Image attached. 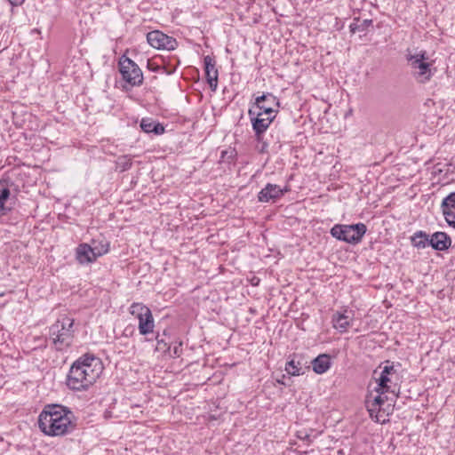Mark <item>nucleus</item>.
Returning <instances> with one entry per match:
<instances>
[{
  "label": "nucleus",
  "instance_id": "nucleus-1",
  "mask_svg": "<svg viewBox=\"0 0 455 455\" xmlns=\"http://www.w3.org/2000/svg\"><path fill=\"white\" fill-rule=\"evenodd\" d=\"M38 427L46 435L64 436L76 430V422L74 413L68 408L49 404L39 414Z\"/></svg>",
  "mask_w": 455,
  "mask_h": 455
},
{
  "label": "nucleus",
  "instance_id": "nucleus-2",
  "mask_svg": "<svg viewBox=\"0 0 455 455\" xmlns=\"http://www.w3.org/2000/svg\"><path fill=\"white\" fill-rule=\"evenodd\" d=\"M75 339L74 319L63 316L49 327L47 341L56 351H66Z\"/></svg>",
  "mask_w": 455,
  "mask_h": 455
},
{
  "label": "nucleus",
  "instance_id": "nucleus-3",
  "mask_svg": "<svg viewBox=\"0 0 455 455\" xmlns=\"http://www.w3.org/2000/svg\"><path fill=\"white\" fill-rule=\"evenodd\" d=\"M366 232L367 227L362 222L350 225L335 224L330 230L332 237L353 245L360 243Z\"/></svg>",
  "mask_w": 455,
  "mask_h": 455
},
{
  "label": "nucleus",
  "instance_id": "nucleus-4",
  "mask_svg": "<svg viewBox=\"0 0 455 455\" xmlns=\"http://www.w3.org/2000/svg\"><path fill=\"white\" fill-rule=\"evenodd\" d=\"M94 372L85 371L79 363L74 362L67 376L66 384L74 391L87 390L95 381Z\"/></svg>",
  "mask_w": 455,
  "mask_h": 455
},
{
  "label": "nucleus",
  "instance_id": "nucleus-5",
  "mask_svg": "<svg viewBox=\"0 0 455 455\" xmlns=\"http://www.w3.org/2000/svg\"><path fill=\"white\" fill-rule=\"evenodd\" d=\"M427 57L426 52L419 54H408L407 60L411 68L413 77L421 84L428 82L433 73L431 71V64L427 62Z\"/></svg>",
  "mask_w": 455,
  "mask_h": 455
},
{
  "label": "nucleus",
  "instance_id": "nucleus-6",
  "mask_svg": "<svg viewBox=\"0 0 455 455\" xmlns=\"http://www.w3.org/2000/svg\"><path fill=\"white\" fill-rule=\"evenodd\" d=\"M118 67L123 80L131 86H140L142 84L143 73L132 60L123 55L119 60Z\"/></svg>",
  "mask_w": 455,
  "mask_h": 455
},
{
  "label": "nucleus",
  "instance_id": "nucleus-7",
  "mask_svg": "<svg viewBox=\"0 0 455 455\" xmlns=\"http://www.w3.org/2000/svg\"><path fill=\"white\" fill-rule=\"evenodd\" d=\"M109 250V243H100V248L92 247L88 243H81L76 250V259L80 264L94 262L99 257L107 253Z\"/></svg>",
  "mask_w": 455,
  "mask_h": 455
},
{
  "label": "nucleus",
  "instance_id": "nucleus-8",
  "mask_svg": "<svg viewBox=\"0 0 455 455\" xmlns=\"http://www.w3.org/2000/svg\"><path fill=\"white\" fill-rule=\"evenodd\" d=\"M280 102L277 97L271 92L263 93L260 96L256 97L254 105L251 108L257 110V113H260L265 116H275L278 113Z\"/></svg>",
  "mask_w": 455,
  "mask_h": 455
},
{
  "label": "nucleus",
  "instance_id": "nucleus-9",
  "mask_svg": "<svg viewBox=\"0 0 455 455\" xmlns=\"http://www.w3.org/2000/svg\"><path fill=\"white\" fill-rule=\"evenodd\" d=\"M248 115L251 122L252 129L255 132L256 140L257 141L261 142L263 134L274 121L275 116H266V117H264V115L257 113V110L254 108H250Z\"/></svg>",
  "mask_w": 455,
  "mask_h": 455
},
{
  "label": "nucleus",
  "instance_id": "nucleus-10",
  "mask_svg": "<svg viewBox=\"0 0 455 455\" xmlns=\"http://www.w3.org/2000/svg\"><path fill=\"white\" fill-rule=\"evenodd\" d=\"M148 43L158 50H174L178 42L172 36H169L159 30H154L147 34Z\"/></svg>",
  "mask_w": 455,
  "mask_h": 455
},
{
  "label": "nucleus",
  "instance_id": "nucleus-11",
  "mask_svg": "<svg viewBox=\"0 0 455 455\" xmlns=\"http://www.w3.org/2000/svg\"><path fill=\"white\" fill-rule=\"evenodd\" d=\"M397 378V371L393 364H387L384 366L380 376L378 379L379 390L382 393H392L395 395V386L392 387L393 379Z\"/></svg>",
  "mask_w": 455,
  "mask_h": 455
},
{
  "label": "nucleus",
  "instance_id": "nucleus-12",
  "mask_svg": "<svg viewBox=\"0 0 455 455\" xmlns=\"http://www.w3.org/2000/svg\"><path fill=\"white\" fill-rule=\"evenodd\" d=\"M76 363H79L83 369H84L85 371H90V374L94 372V378L99 379V377L101 375L104 366L100 360V358L95 356L92 354H85L77 358L75 361Z\"/></svg>",
  "mask_w": 455,
  "mask_h": 455
},
{
  "label": "nucleus",
  "instance_id": "nucleus-13",
  "mask_svg": "<svg viewBox=\"0 0 455 455\" xmlns=\"http://www.w3.org/2000/svg\"><path fill=\"white\" fill-rule=\"evenodd\" d=\"M289 191L287 188H281L276 184L267 183L258 194V200L261 203H268L281 198L285 192Z\"/></svg>",
  "mask_w": 455,
  "mask_h": 455
},
{
  "label": "nucleus",
  "instance_id": "nucleus-14",
  "mask_svg": "<svg viewBox=\"0 0 455 455\" xmlns=\"http://www.w3.org/2000/svg\"><path fill=\"white\" fill-rule=\"evenodd\" d=\"M353 322V314L344 309L343 312L337 311L332 315L331 323L335 330L339 333H345L351 326Z\"/></svg>",
  "mask_w": 455,
  "mask_h": 455
},
{
  "label": "nucleus",
  "instance_id": "nucleus-15",
  "mask_svg": "<svg viewBox=\"0 0 455 455\" xmlns=\"http://www.w3.org/2000/svg\"><path fill=\"white\" fill-rule=\"evenodd\" d=\"M307 361L304 360V356L300 354H294L292 358L285 364V371L292 376L303 375L306 370L309 369L307 365Z\"/></svg>",
  "mask_w": 455,
  "mask_h": 455
},
{
  "label": "nucleus",
  "instance_id": "nucleus-16",
  "mask_svg": "<svg viewBox=\"0 0 455 455\" xmlns=\"http://www.w3.org/2000/svg\"><path fill=\"white\" fill-rule=\"evenodd\" d=\"M441 209L448 225L455 228V192L443 199Z\"/></svg>",
  "mask_w": 455,
  "mask_h": 455
},
{
  "label": "nucleus",
  "instance_id": "nucleus-17",
  "mask_svg": "<svg viewBox=\"0 0 455 455\" xmlns=\"http://www.w3.org/2000/svg\"><path fill=\"white\" fill-rule=\"evenodd\" d=\"M204 71L207 82L212 91H215L218 85V70L215 68V60L209 55L204 58Z\"/></svg>",
  "mask_w": 455,
  "mask_h": 455
},
{
  "label": "nucleus",
  "instance_id": "nucleus-18",
  "mask_svg": "<svg viewBox=\"0 0 455 455\" xmlns=\"http://www.w3.org/2000/svg\"><path fill=\"white\" fill-rule=\"evenodd\" d=\"M430 246L435 251H446L451 245V238L445 232H435L430 235Z\"/></svg>",
  "mask_w": 455,
  "mask_h": 455
},
{
  "label": "nucleus",
  "instance_id": "nucleus-19",
  "mask_svg": "<svg viewBox=\"0 0 455 455\" xmlns=\"http://www.w3.org/2000/svg\"><path fill=\"white\" fill-rule=\"evenodd\" d=\"M135 318L139 321L138 329L140 335L147 336L153 333L155 321L152 313L144 314Z\"/></svg>",
  "mask_w": 455,
  "mask_h": 455
},
{
  "label": "nucleus",
  "instance_id": "nucleus-20",
  "mask_svg": "<svg viewBox=\"0 0 455 455\" xmlns=\"http://www.w3.org/2000/svg\"><path fill=\"white\" fill-rule=\"evenodd\" d=\"M313 371L317 374L326 372L331 367V356L321 354L311 361Z\"/></svg>",
  "mask_w": 455,
  "mask_h": 455
},
{
  "label": "nucleus",
  "instance_id": "nucleus-21",
  "mask_svg": "<svg viewBox=\"0 0 455 455\" xmlns=\"http://www.w3.org/2000/svg\"><path fill=\"white\" fill-rule=\"evenodd\" d=\"M140 128L144 132H153L156 135H160L164 132V127L162 124L156 123L150 118H143L140 122Z\"/></svg>",
  "mask_w": 455,
  "mask_h": 455
},
{
  "label": "nucleus",
  "instance_id": "nucleus-22",
  "mask_svg": "<svg viewBox=\"0 0 455 455\" xmlns=\"http://www.w3.org/2000/svg\"><path fill=\"white\" fill-rule=\"evenodd\" d=\"M430 235L425 231L419 230L411 236V244L418 249H424L430 246Z\"/></svg>",
  "mask_w": 455,
  "mask_h": 455
},
{
  "label": "nucleus",
  "instance_id": "nucleus-23",
  "mask_svg": "<svg viewBox=\"0 0 455 455\" xmlns=\"http://www.w3.org/2000/svg\"><path fill=\"white\" fill-rule=\"evenodd\" d=\"M167 336V330H164L163 334L160 335L159 332H157L156 336V351L161 352L164 355H167V353H170V338L165 339L164 337Z\"/></svg>",
  "mask_w": 455,
  "mask_h": 455
},
{
  "label": "nucleus",
  "instance_id": "nucleus-24",
  "mask_svg": "<svg viewBox=\"0 0 455 455\" xmlns=\"http://www.w3.org/2000/svg\"><path fill=\"white\" fill-rule=\"evenodd\" d=\"M10 189L4 184V181H0V214H6L11 208L5 206V203L10 197Z\"/></svg>",
  "mask_w": 455,
  "mask_h": 455
},
{
  "label": "nucleus",
  "instance_id": "nucleus-25",
  "mask_svg": "<svg viewBox=\"0 0 455 455\" xmlns=\"http://www.w3.org/2000/svg\"><path fill=\"white\" fill-rule=\"evenodd\" d=\"M360 19L355 18L353 22L349 26L350 32L355 34L357 31H366L367 28L372 25V20L366 19L363 20L361 23H359Z\"/></svg>",
  "mask_w": 455,
  "mask_h": 455
},
{
  "label": "nucleus",
  "instance_id": "nucleus-26",
  "mask_svg": "<svg viewBox=\"0 0 455 455\" xmlns=\"http://www.w3.org/2000/svg\"><path fill=\"white\" fill-rule=\"evenodd\" d=\"M129 312L134 317H139L141 315L152 313L148 307L140 302H133L129 308Z\"/></svg>",
  "mask_w": 455,
  "mask_h": 455
},
{
  "label": "nucleus",
  "instance_id": "nucleus-27",
  "mask_svg": "<svg viewBox=\"0 0 455 455\" xmlns=\"http://www.w3.org/2000/svg\"><path fill=\"white\" fill-rule=\"evenodd\" d=\"M366 407L369 411L370 417L371 419L376 418V421H379L377 413L380 411L381 408H379V405H373V401L371 400L366 401Z\"/></svg>",
  "mask_w": 455,
  "mask_h": 455
},
{
  "label": "nucleus",
  "instance_id": "nucleus-28",
  "mask_svg": "<svg viewBox=\"0 0 455 455\" xmlns=\"http://www.w3.org/2000/svg\"><path fill=\"white\" fill-rule=\"evenodd\" d=\"M376 391L379 393L371 401H373V405H379V408L384 405L386 401L387 400V395H384L385 393H382L381 390H379V387L376 388Z\"/></svg>",
  "mask_w": 455,
  "mask_h": 455
},
{
  "label": "nucleus",
  "instance_id": "nucleus-29",
  "mask_svg": "<svg viewBox=\"0 0 455 455\" xmlns=\"http://www.w3.org/2000/svg\"><path fill=\"white\" fill-rule=\"evenodd\" d=\"M181 346H182V342H180L178 345L173 347L172 350V347H170V353H167V355H169L172 358L180 356V355L182 353Z\"/></svg>",
  "mask_w": 455,
  "mask_h": 455
},
{
  "label": "nucleus",
  "instance_id": "nucleus-30",
  "mask_svg": "<svg viewBox=\"0 0 455 455\" xmlns=\"http://www.w3.org/2000/svg\"><path fill=\"white\" fill-rule=\"evenodd\" d=\"M148 68L153 71H159L160 69H163L164 72L167 75H171L175 71V68H168L166 67L160 68L159 66L152 67L151 63H148Z\"/></svg>",
  "mask_w": 455,
  "mask_h": 455
},
{
  "label": "nucleus",
  "instance_id": "nucleus-31",
  "mask_svg": "<svg viewBox=\"0 0 455 455\" xmlns=\"http://www.w3.org/2000/svg\"><path fill=\"white\" fill-rule=\"evenodd\" d=\"M122 165V170L126 171L132 167V161L130 159L125 160L124 163L120 164Z\"/></svg>",
  "mask_w": 455,
  "mask_h": 455
},
{
  "label": "nucleus",
  "instance_id": "nucleus-32",
  "mask_svg": "<svg viewBox=\"0 0 455 455\" xmlns=\"http://www.w3.org/2000/svg\"><path fill=\"white\" fill-rule=\"evenodd\" d=\"M8 1L12 6H20L25 2V0H8Z\"/></svg>",
  "mask_w": 455,
  "mask_h": 455
},
{
  "label": "nucleus",
  "instance_id": "nucleus-33",
  "mask_svg": "<svg viewBox=\"0 0 455 455\" xmlns=\"http://www.w3.org/2000/svg\"><path fill=\"white\" fill-rule=\"evenodd\" d=\"M107 242L103 243V242H97L95 240H92V247H97V248H100V243H106Z\"/></svg>",
  "mask_w": 455,
  "mask_h": 455
},
{
  "label": "nucleus",
  "instance_id": "nucleus-34",
  "mask_svg": "<svg viewBox=\"0 0 455 455\" xmlns=\"http://www.w3.org/2000/svg\"><path fill=\"white\" fill-rule=\"evenodd\" d=\"M267 144L266 142H263L261 152H263V151H264V148H265V147H267Z\"/></svg>",
  "mask_w": 455,
  "mask_h": 455
}]
</instances>
